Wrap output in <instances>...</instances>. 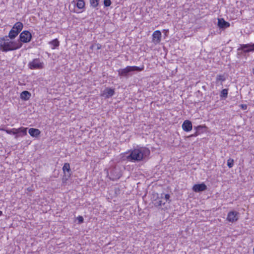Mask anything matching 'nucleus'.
I'll return each mask as SVG.
<instances>
[{"instance_id": "1", "label": "nucleus", "mask_w": 254, "mask_h": 254, "mask_svg": "<svg viewBox=\"0 0 254 254\" xmlns=\"http://www.w3.org/2000/svg\"><path fill=\"white\" fill-rule=\"evenodd\" d=\"M129 154L127 156V160L136 162L143 160L148 157L150 153V150L146 147H139L129 151Z\"/></svg>"}, {"instance_id": "2", "label": "nucleus", "mask_w": 254, "mask_h": 254, "mask_svg": "<svg viewBox=\"0 0 254 254\" xmlns=\"http://www.w3.org/2000/svg\"><path fill=\"white\" fill-rule=\"evenodd\" d=\"M144 69V67H140L136 66H127L125 68H121L118 70L120 76L127 77L132 75V72L134 71H140Z\"/></svg>"}, {"instance_id": "3", "label": "nucleus", "mask_w": 254, "mask_h": 254, "mask_svg": "<svg viewBox=\"0 0 254 254\" xmlns=\"http://www.w3.org/2000/svg\"><path fill=\"white\" fill-rule=\"evenodd\" d=\"M163 201V200L161 199V198L158 196L156 199L153 200L152 203L155 207L165 210L167 209V207L166 206V202Z\"/></svg>"}, {"instance_id": "4", "label": "nucleus", "mask_w": 254, "mask_h": 254, "mask_svg": "<svg viewBox=\"0 0 254 254\" xmlns=\"http://www.w3.org/2000/svg\"><path fill=\"white\" fill-rule=\"evenodd\" d=\"M43 64L41 63L39 59H34L28 64L29 67L31 69H42L43 67Z\"/></svg>"}, {"instance_id": "5", "label": "nucleus", "mask_w": 254, "mask_h": 254, "mask_svg": "<svg viewBox=\"0 0 254 254\" xmlns=\"http://www.w3.org/2000/svg\"><path fill=\"white\" fill-rule=\"evenodd\" d=\"M13 43L7 37L0 39V48H14Z\"/></svg>"}, {"instance_id": "6", "label": "nucleus", "mask_w": 254, "mask_h": 254, "mask_svg": "<svg viewBox=\"0 0 254 254\" xmlns=\"http://www.w3.org/2000/svg\"><path fill=\"white\" fill-rule=\"evenodd\" d=\"M31 39V34L28 31L22 32L19 36V40L23 43L29 42Z\"/></svg>"}, {"instance_id": "7", "label": "nucleus", "mask_w": 254, "mask_h": 254, "mask_svg": "<svg viewBox=\"0 0 254 254\" xmlns=\"http://www.w3.org/2000/svg\"><path fill=\"white\" fill-rule=\"evenodd\" d=\"M239 212L236 211H232L228 213L227 220L230 222H236L239 219Z\"/></svg>"}, {"instance_id": "8", "label": "nucleus", "mask_w": 254, "mask_h": 254, "mask_svg": "<svg viewBox=\"0 0 254 254\" xmlns=\"http://www.w3.org/2000/svg\"><path fill=\"white\" fill-rule=\"evenodd\" d=\"M207 187L204 183L195 184L192 187V190L196 192H199L206 190Z\"/></svg>"}, {"instance_id": "9", "label": "nucleus", "mask_w": 254, "mask_h": 254, "mask_svg": "<svg viewBox=\"0 0 254 254\" xmlns=\"http://www.w3.org/2000/svg\"><path fill=\"white\" fill-rule=\"evenodd\" d=\"M161 32L159 30L155 31L152 34V41L155 44L159 43L161 41Z\"/></svg>"}, {"instance_id": "10", "label": "nucleus", "mask_w": 254, "mask_h": 254, "mask_svg": "<svg viewBox=\"0 0 254 254\" xmlns=\"http://www.w3.org/2000/svg\"><path fill=\"white\" fill-rule=\"evenodd\" d=\"M182 127L183 129L186 132L190 131L192 128V123L189 120H185L183 123Z\"/></svg>"}, {"instance_id": "11", "label": "nucleus", "mask_w": 254, "mask_h": 254, "mask_svg": "<svg viewBox=\"0 0 254 254\" xmlns=\"http://www.w3.org/2000/svg\"><path fill=\"white\" fill-rule=\"evenodd\" d=\"M63 170L65 174V177H67V180L70 176L71 169L70 168V165L68 163H65L64 164L63 167Z\"/></svg>"}, {"instance_id": "12", "label": "nucleus", "mask_w": 254, "mask_h": 254, "mask_svg": "<svg viewBox=\"0 0 254 254\" xmlns=\"http://www.w3.org/2000/svg\"><path fill=\"white\" fill-rule=\"evenodd\" d=\"M114 89L108 87L104 90L103 95L105 96L106 98H108L109 97L113 96L114 95Z\"/></svg>"}, {"instance_id": "13", "label": "nucleus", "mask_w": 254, "mask_h": 254, "mask_svg": "<svg viewBox=\"0 0 254 254\" xmlns=\"http://www.w3.org/2000/svg\"><path fill=\"white\" fill-rule=\"evenodd\" d=\"M28 132L31 136L34 137H37L41 133V131L39 129L35 128H29Z\"/></svg>"}, {"instance_id": "14", "label": "nucleus", "mask_w": 254, "mask_h": 254, "mask_svg": "<svg viewBox=\"0 0 254 254\" xmlns=\"http://www.w3.org/2000/svg\"><path fill=\"white\" fill-rule=\"evenodd\" d=\"M218 26L220 28H225L230 26V23L225 21L223 18L218 19Z\"/></svg>"}, {"instance_id": "15", "label": "nucleus", "mask_w": 254, "mask_h": 254, "mask_svg": "<svg viewBox=\"0 0 254 254\" xmlns=\"http://www.w3.org/2000/svg\"><path fill=\"white\" fill-rule=\"evenodd\" d=\"M245 49H238L237 55L239 57H241L243 55L245 56L247 53L254 51V49H246V50H244Z\"/></svg>"}, {"instance_id": "16", "label": "nucleus", "mask_w": 254, "mask_h": 254, "mask_svg": "<svg viewBox=\"0 0 254 254\" xmlns=\"http://www.w3.org/2000/svg\"><path fill=\"white\" fill-rule=\"evenodd\" d=\"M31 96V93L28 91H23L20 94V98L22 100L27 101L29 99Z\"/></svg>"}, {"instance_id": "17", "label": "nucleus", "mask_w": 254, "mask_h": 254, "mask_svg": "<svg viewBox=\"0 0 254 254\" xmlns=\"http://www.w3.org/2000/svg\"><path fill=\"white\" fill-rule=\"evenodd\" d=\"M207 127L205 126L199 125L196 127H194V129L197 131L199 134L204 132L206 129Z\"/></svg>"}, {"instance_id": "18", "label": "nucleus", "mask_w": 254, "mask_h": 254, "mask_svg": "<svg viewBox=\"0 0 254 254\" xmlns=\"http://www.w3.org/2000/svg\"><path fill=\"white\" fill-rule=\"evenodd\" d=\"M19 33V32L16 29H13L12 27L9 32L8 37L10 39H13Z\"/></svg>"}, {"instance_id": "19", "label": "nucleus", "mask_w": 254, "mask_h": 254, "mask_svg": "<svg viewBox=\"0 0 254 254\" xmlns=\"http://www.w3.org/2000/svg\"><path fill=\"white\" fill-rule=\"evenodd\" d=\"M12 27L13 29H16L20 32L22 29L23 24L20 22H17Z\"/></svg>"}, {"instance_id": "20", "label": "nucleus", "mask_w": 254, "mask_h": 254, "mask_svg": "<svg viewBox=\"0 0 254 254\" xmlns=\"http://www.w3.org/2000/svg\"><path fill=\"white\" fill-rule=\"evenodd\" d=\"M5 132L9 134H14L15 135V138H17L18 135L17 134L16 129V128H12L11 129H5L4 130Z\"/></svg>"}, {"instance_id": "21", "label": "nucleus", "mask_w": 254, "mask_h": 254, "mask_svg": "<svg viewBox=\"0 0 254 254\" xmlns=\"http://www.w3.org/2000/svg\"><path fill=\"white\" fill-rule=\"evenodd\" d=\"M76 6L79 9L84 8L85 2L83 0H77Z\"/></svg>"}, {"instance_id": "22", "label": "nucleus", "mask_w": 254, "mask_h": 254, "mask_svg": "<svg viewBox=\"0 0 254 254\" xmlns=\"http://www.w3.org/2000/svg\"><path fill=\"white\" fill-rule=\"evenodd\" d=\"M27 128L23 127L16 129L17 134L19 133H22L24 135L27 134Z\"/></svg>"}, {"instance_id": "23", "label": "nucleus", "mask_w": 254, "mask_h": 254, "mask_svg": "<svg viewBox=\"0 0 254 254\" xmlns=\"http://www.w3.org/2000/svg\"><path fill=\"white\" fill-rule=\"evenodd\" d=\"M228 90L227 89H223L220 93V97L221 98H226L228 96Z\"/></svg>"}, {"instance_id": "24", "label": "nucleus", "mask_w": 254, "mask_h": 254, "mask_svg": "<svg viewBox=\"0 0 254 254\" xmlns=\"http://www.w3.org/2000/svg\"><path fill=\"white\" fill-rule=\"evenodd\" d=\"M225 80V77L223 75H217L216 76V81H224Z\"/></svg>"}, {"instance_id": "25", "label": "nucleus", "mask_w": 254, "mask_h": 254, "mask_svg": "<svg viewBox=\"0 0 254 254\" xmlns=\"http://www.w3.org/2000/svg\"><path fill=\"white\" fill-rule=\"evenodd\" d=\"M50 44L53 47H58L59 45V42L58 40L56 39L53 41H52L51 42H50Z\"/></svg>"}, {"instance_id": "26", "label": "nucleus", "mask_w": 254, "mask_h": 254, "mask_svg": "<svg viewBox=\"0 0 254 254\" xmlns=\"http://www.w3.org/2000/svg\"><path fill=\"white\" fill-rule=\"evenodd\" d=\"M90 3L92 6L95 7L98 6L99 2L98 0H90Z\"/></svg>"}, {"instance_id": "27", "label": "nucleus", "mask_w": 254, "mask_h": 254, "mask_svg": "<svg viewBox=\"0 0 254 254\" xmlns=\"http://www.w3.org/2000/svg\"><path fill=\"white\" fill-rule=\"evenodd\" d=\"M227 165L229 167V168H232L234 165V160L233 159L229 158L227 160Z\"/></svg>"}, {"instance_id": "28", "label": "nucleus", "mask_w": 254, "mask_h": 254, "mask_svg": "<svg viewBox=\"0 0 254 254\" xmlns=\"http://www.w3.org/2000/svg\"><path fill=\"white\" fill-rule=\"evenodd\" d=\"M164 199H165V202H168L169 203L171 201L170 199V195L169 194H164L163 196Z\"/></svg>"}, {"instance_id": "29", "label": "nucleus", "mask_w": 254, "mask_h": 254, "mask_svg": "<svg viewBox=\"0 0 254 254\" xmlns=\"http://www.w3.org/2000/svg\"><path fill=\"white\" fill-rule=\"evenodd\" d=\"M111 4V1L110 0H104V4L105 6L107 7L109 6Z\"/></svg>"}, {"instance_id": "30", "label": "nucleus", "mask_w": 254, "mask_h": 254, "mask_svg": "<svg viewBox=\"0 0 254 254\" xmlns=\"http://www.w3.org/2000/svg\"><path fill=\"white\" fill-rule=\"evenodd\" d=\"M77 219L78 221L79 224H81L84 221V219H83V217L81 216H79L78 217H77Z\"/></svg>"}, {"instance_id": "31", "label": "nucleus", "mask_w": 254, "mask_h": 254, "mask_svg": "<svg viewBox=\"0 0 254 254\" xmlns=\"http://www.w3.org/2000/svg\"><path fill=\"white\" fill-rule=\"evenodd\" d=\"M199 135V133L197 132V131H195V132L190 136H188V137H195Z\"/></svg>"}, {"instance_id": "32", "label": "nucleus", "mask_w": 254, "mask_h": 254, "mask_svg": "<svg viewBox=\"0 0 254 254\" xmlns=\"http://www.w3.org/2000/svg\"><path fill=\"white\" fill-rule=\"evenodd\" d=\"M16 49H12V48H10V49H0V50H1L3 52H7L8 51H11V50H16Z\"/></svg>"}, {"instance_id": "33", "label": "nucleus", "mask_w": 254, "mask_h": 254, "mask_svg": "<svg viewBox=\"0 0 254 254\" xmlns=\"http://www.w3.org/2000/svg\"><path fill=\"white\" fill-rule=\"evenodd\" d=\"M163 196H164V193H161L160 194V196H159V197L161 198V199H162L163 200V202H165V199H164Z\"/></svg>"}, {"instance_id": "34", "label": "nucleus", "mask_w": 254, "mask_h": 254, "mask_svg": "<svg viewBox=\"0 0 254 254\" xmlns=\"http://www.w3.org/2000/svg\"><path fill=\"white\" fill-rule=\"evenodd\" d=\"M241 108L244 110H246L247 109V105H244V104H242Z\"/></svg>"}, {"instance_id": "35", "label": "nucleus", "mask_w": 254, "mask_h": 254, "mask_svg": "<svg viewBox=\"0 0 254 254\" xmlns=\"http://www.w3.org/2000/svg\"><path fill=\"white\" fill-rule=\"evenodd\" d=\"M2 215V212L0 210V216Z\"/></svg>"}, {"instance_id": "36", "label": "nucleus", "mask_w": 254, "mask_h": 254, "mask_svg": "<svg viewBox=\"0 0 254 254\" xmlns=\"http://www.w3.org/2000/svg\"><path fill=\"white\" fill-rule=\"evenodd\" d=\"M253 73L254 74V68L253 69Z\"/></svg>"}, {"instance_id": "37", "label": "nucleus", "mask_w": 254, "mask_h": 254, "mask_svg": "<svg viewBox=\"0 0 254 254\" xmlns=\"http://www.w3.org/2000/svg\"><path fill=\"white\" fill-rule=\"evenodd\" d=\"M243 48H247V46H244V47Z\"/></svg>"}, {"instance_id": "38", "label": "nucleus", "mask_w": 254, "mask_h": 254, "mask_svg": "<svg viewBox=\"0 0 254 254\" xmlns=\"http://www.w3.org/2000/svg\"><path fill=\"white\" fill-rule=\"evenodd\" d=\"M81 254L80 253H78V254Z\"/></svg>"}, {"instance_id": "39", "label": "nucleus", "mask_w": 254, "mask_h": 254, "mask_svg": "<svg viewBox=\"0 0 254 254\" xmlns=\"http://www.w3.org/2000/svg\"><path fill=\"white\" fill-rule=\"evenodd\" d=\"M99 0H98V2H99Z\"/></svg>"}]
</instances>
